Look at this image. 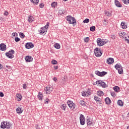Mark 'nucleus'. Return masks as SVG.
Masks as SVG:
<instances>
[{"instance_id":"19","label":"nucleus","mask_w":129,"mask_h":129,"mask_svg":"<svg viewBox=\"0 0 129 129\" xmlns=\"http://www.w3.org/2000/svg\"><path fill=\"white\" fill-rule=\"evenodd\" d=\"M114 4L117 8H121V7H122V5H121L120 3L117 0H114Z\"/></svg>"},{"instance_id":"27","label":"nucleus","mask_w":129,"mask_h":129,"mask_svg":"<svg viewBox=\"0 0 129 129\" xmlns=\"http://www.w3.org/2000/svg\"><path fill=\"white\" fill-rule=\"evenodd\" d=\"M113 89L115 92H119L120 91V88L117 86L114 87Z\"/></svg>"},{"instance_id":"4","label":"nucleus","mask_w":129,"mask_h":129,"mask_svg":"<svg viewBox=\"0 0 129 129\" xmlns=\"http://www.w3.org/2000/svg\"><path fill=\"white\" fill-rule=\"evenodd\" d=\"M105 44H106V42L101 40V38H98L97 39V45L99 47H101V46H103V45H105Z\"/></svg>"},{"instance_id":"3","label":"nucleus","mask_w":129,"mask_h":129,"mask_svg":"<svg viewBox=\"0 0 129 129\" xmlns=\"http://www.w3.org/2000/svg\"><path fill=\"white\" fill-rule=\"evenodd\" d=\"M94 53L96 57H100L102 55L101 49L98 47H96L94 51Z\"/></svg>"},{"instance_id":"21","label":"nucleus","mask_w":129,"mask_h":129,"mask_svg":"<svg viewBox=\"0 0 129 129\" xmlns=\"http://www.w3.org/2000/svg\"><path fill=\"white\" fill-rule=\"evenodd\" d=\"M28 21L29 23H33V22L35 21V18H34V17L32 16H29Z\"/></svg>"},{"instance_id":"6","label":"nucleus","mask_w":129,"mask_h":129,"mask_svg":"<svg viewBox=\"0 0 129 129\" xmlns=\"http://www.w3.org/2000/svg\"><path fill=\"white\" fill-rule=\"evenodd\" d=\"M6 125H12V124L10 122L3 121L1 123V127L3 129L7 128Z\"/></svg>"},{"instance_id":"24","label":"nucleus","mask_w":129,"mask_h":129,"mask_svg":"<svg viewBox=\"0 0 129 129\" xmlns=\"http://www.w3.org/2000/svg\"><path fill=\"white\" fill-rule=\"evenodd\" d=\"M79 103L81 105H82V106H87V105H88V104H87V103L85 102L83 100H81L79 102Z\"/></svg>"},{"instance_id":"33","label":"nucleus","mask_w":129,"mask_h":129,"mask_svg":"<svg viewBox=\"0 0 129 129\" xmlns=\"http://www.w3.org/2000/svg\"><path fill=\"white\" fill-rule=\"evenodd\" d=\"M64 13H65V12L64 11V10H59L58 11V14H59V15H61V16H63V15H64Z\"/></svg>"},{"instance_id":"58","label":"nucleus","mask_w":129,"mask_h":129,"mask_svg":"<svg viewBox=\"0 0 129 129\" xmlns=\"http://www.w3.org/2000/svg\"><path fill=\"white\" fill-rule=\"evenodd\" d=\"M125 41L127 42L128 44H129V39H127L126 37L125 38Z\"/></svg>"},{"instance_id":"8","label":"nucleus","mask_w":129,"mask_h":129,"mask_svg":"<svg viewBox=\"0 0 129 129\" xmlns=\"http://www.w3.org/2000/svg\"><path fill=\"white\" fill-rule=\"evenodd\" d=\"M95 74L98 76H100V77H103V76L107 74V72L104 71L100 72L99 71H96L95 72Z\"/></svg>"},{"instance_id":"42","label":"nucleus","mask_w":129,"mask_h":129,"mask_svg":"<svg viewBox=\"0 0 129 129\" xmlns=\"http://www.w3.org/2000/svg\"><path fill=\"white\" fill-rule=\"evenodd\" d=\"M90 31L91 32H94L95 31V26H93L90 27Z\"/></svg>"},{"instance_id":"60","label":"nucleus","mask_w":129,"mask_h":129,"mask_svg":"<svg viewBox=\"0 0 129 129\" xmlns=\"http://www.w3.org/2000/svg\"><path fill=\"white\" fill-rule=\"evenodd\" d=\"M19 35L17 33V32H15V37H18Z\"/></svg>"},{"instance_id":"63","label":"nucleus","mask_w":129,"mask_h":129,"mask_svg":"<svg viewBox=\"0 0 129 129\" xmlns=\"http://www.w3.org/2000/svg\"><path fill=\"white\" fill-rule=\"evenodd\" d=\"M127 129H129V125L127 127Z\"/></svg>"},{"instance_id":"36","label":"nucleus","mask_w":129,"mask_h":129,"mask_svg":"<svg viewBox=\"0 0 129 129\" xmlns=\"http://www.w3.org/2000/svg\"><path fill=\"white\" fill-rule=\"evenodd\" d=\"M51 6L52 8H55L57 6V2H53L51 3Z\"/></svg>"},{"instance_id":"14","label":"nucleus","mask_w":129,"mask_h":129,"mask_svg":"<svg viewBox=\"0 0 129 129\" xmlns=\"http://www.w3.org/2000/svg\"><path fill=\"white\" fill-rule=\"evenodd\" d=\"M0 50L1 51H6L7 50V45L5 43H2L0 44Z\"/></svg>"},{"instance_id":"15","label":"nucleus","mask_w":129,"mask_h":129,"mask_svg":"<svg viewBox=\"0 0 129 129\" xmlns=\"http://www.w3.org/2000/svg\"><path fill=\"white\" fill-rule=\"evenodd\" d=\"M25 61L26 62H32L33 61V57L30 55H27L25 57Z\"/></svg>"},{"instance_id":"9","label":"nucleus","mask_w":129,"mask_h":129,"mask_svg":"<svg viewBox=\"0 0 129 129\" xmlns=\"http://www.w3.org/2000/svg\"><path fill=\"white\" fill-rule=\"evenodd\" d=\"M67 104H68V106L69 107H70L71 108H72V109H74V108H75V106H76L75 104H74L73 103V101H72V100H69L67 102Z\"/></svg>"},{"instance_id":"26","label":"nucleus","mask_w":129,"mask_h":129,"mask_svg":"<svg viewBox=\"0 0 129 129\" xmlns=\"http://www.w3.org/2000/svg\"><path fill=\"white\" fill-rule=\"evenodd\" d=\"M67 82L66 79L65 78H62L61 81L60 82V85H64Z\"/></svg>"},{"instance_id":"44","label":"nucleus","mask_w":129,"mask_h":129,"mask_svg":"<svg viewBox=\"0 0 129 129\" xmlns=\"http://www.w3.org/2000/svg\"><path fill=\"white\" fill-rule=\"evenodd\" d=\"M15 42H20V41H21V39H20V38L19 37H15Z\"/></svg>"},{"instance_id":"12","label":"nucleus","mask_w":129,"mask_h":129,"mask_svg":"<svg viewBox=\"0 0 129 129\" xmlns=\"http://www.w3.org/2000/svg\"><path fill=\"white\" fill-rule=\"evenodd\" d=\"M94 100H95L96 103L97 104L99 103V104H102V103H103V101H102V100H101V99L99 98L96 96H95L94 97Z\"/></svg>"},{"instance_id":"50","label":"nucleus","mask_w":129,"mask_h":129,"mask_svg":"<svg viewBox=\"0 0 129 129\" xmlns=\"http://www.w3.org/2000/svg\"><path fill=\"white\" fill-rule=\"evenodd\" d=\"M9 52L12 53V55H14L15 54V50L13 49H11Z\"/></svg>"},{"instance_id":"64","label":"nucleus","mask_w":129,"mask_h":129,"mask_svg":"<svg viewBox=\"0 0 129 129\" xmlns=\"http://www.w3.org/2000/svg\"><path fill=\"white\" fill-rule=\"evenodd\" d=\"M2 20V18H0V21H1Z\"/></svg>"},{"instance_id":"7","label":"nucleus","mask_w":129,"mask_h":129,"mask_svg":"<svg viewBox=\"0 0 129 129\" xmlns=\"http://www.w3.org/2000/svg\"><path fill=\"white\" fill-rule=\"evenodd\" d=\"M80 122L81 125L85 124V117L82 114H81L80 115Z\"/></svg>"},{"instance_id":"40","label":"nucleus","mask_w":129,"mask_h":129,"mask_svg":"<svg viewBox=\"0 0 129 129\" xmlns=\"http://www.w3.org/2000/svg\"><path fill=\"white\" fill-rule=\"evenodd\" d=\"M49 25H50V23H49V22H47L46 24L42 28H45V29H47V30H48V28H49Z\"/></svg>"},{"instance_id":"30","label":"nucleus","mask_w":129,"mask_h":129,"mask_svg":"<svg viewBox=\"0 0 129 129\" xmlns=\"http://www.w3.org/2000/svg\"><path fill=\"white\" fill-rule=\"evenodd\" d=\"M97 94L99 96H103V95H104V93H103V92L101 91H97Z\"/></svg>"},{"instance_id":"17","label":"nucleus","mask_w":129,"mask_h":129,"mask_svg":"<svg viewBox=\"0 0 129 129\" xmlns=\"http://www.w3.org/2000/svg\"><path fill=\"white\" fill-rule=\"evenodd\" d=\"M6 56L8 58H10V59H13L14 57V54H12V53L9 51L6 53Z\"/></svg>"},{"instance_id":"16","label":"nucleus","mask_w":129,"mask_h":129,"mask_svg":"<svg viewBox=\"0 0 129 129\" xmlns=\"http://www.w3.org/2000/svg\"><path fill=\"white\" fill-rule=\"evenodd\" d=\"M87 123L88 125H89V126H91V125H93V122L92 121V120H91V119H90V118H87Z\"/></svg>"},{"instance_id":"47","label":"nucleus","mask_w":129,"mask_h":129,"mask_svg":"<svg viewBox=\"0 0 129 129\" xmlns=\"http://www.w3.org/2000/svg\"><path fill=\"white\" fill-rule=\"evenodd\" d=\"M84 41L86 43H88L89 42V37H87L85 39Z\"/></svg>"},{"instance_id":"49","label":"nucleus","mask_w":129,"mask_h":129,"mask_svg":"<svg viewBox=\"0 0 129 129\" xmlns=\"http://www.w3.org/2000/svg\"><path fill=\"white\" fill-rule=\"evenodd\" d=\"M107 24H108V22H107L106 19H104L103 22V25H104V26H106Z\"/></svg>"},{"instance_id":"25","label":"nucleus","mask_w":129,"mask_h":129,"mask_svg":"<svg viewBox=\"0 0 129 129\" xmlns=\"http://www.w3.org/2000/svg\"><path fill=\"white\" fill-rule=\"evenodd\" d=\"M30 2L32 4L37 6V5H39V2H40V0H30Z\"/></svg>"},{"instance_id":"55","label":"nucleus","mask_w":129,"mask_h":129,"mask_svg":"<svg viewBox=\"0 0 129 129\" xmlns=\"http://www.w3.org/2000/svg\"><path fill=\"white\" fill-rule=\"evenodd\" d=\"M52 79H53V81H54L55 82H57V81L58 80L56 77H54Z\"/></svg>"},{"instance_id":"62","label":"nucleus","mask_w":129,"mask_h":129,"mask_svg":"<svg viewBox=\"0 0 129 129\" xmlns=\"http://www.w3.org/2000/svg\"><path fill=\"white\" fill-rule=\"evenodd\" d=\"M63 2H67V1H68V0H63Z\"/></svg>"},{"instance_id":"38","label":"nucleus","mask_w":129,"mask_h":129,"mask_svg":"<svg viewBox=\"0 0 129 129\" xmlns=\"http://www.w3.org/2000/svg\"><path fill=\"white\" fill-rule=\"evenodd\" d=\"M89 95V93L88 92H85L82 93V96H88Z\"/></svg>"},{"instance_id":"23","label":"nucleus","mask_w":129,"mask_h":129,"mask_svg":"<svg viewBox=\"0 0 129 129\" xmlns=\"http://www.w3.org/2000/svg\"><path fill=\"white\" fill-rule=\"evenodd\" d=\"M105 102L106 104L109 105L111 103V100L109 97H107L105 99Z\"/></svg>"},{"instance_id":"54","label":"nucleus","mask_w":129,"mask_h":129,"mask_svg":"<svg viewBox=\"0 0 129 129\" xmlns=\"http://www.w3.org/2000/svg\"><path fill=\"white\" fill-rule=\"evenodd\" d=\"M4 16H8L9 15V12H8L7 11H5L4 13Z\"/></svg>"},{"instance_id":"2","label":"nucleus","mask_w":129,"mask_h":129,"mask_svg":"<svg viewBox=\"0 0 129 129\" xmlns=\"http://www.w3.org/2000/svg\"><path fill=\"white\" fill-rule=\"evenodd\" d=\"M115 68L116 70H118L119 74H123V68H122V66H121V64H120V63H117L115 66Z\"/></svg>"},{"instance_id":"34","label":"nucleus","mask_w":129,"mask_h":129,"mask_svg":"<svg viewBox=\"0 0 129 129\" xmlns=\"http://www.w3.org/2000/svg\"><path fill=\"white\" fill-rule=\"evenodd\" d=\"M105 13L106 14V15L107 16V17H111V12H108V11H105Z\"/></svg>"},{"instance_id":"39","label":"nucleus","mask_w":129,"mask_h":129,"mask_svg":"<svg viewBox=\"0 0 129 129\" xmlns=\"http://www.w3.org/2000/svg\"><path fill=\"white\" fill-rule=\"evenodd\" d=\"M121 1L124 5H128L129 4V0H121Z\"/></svg>"},{"instance_id":"61","label":"nucleus","mask_w":129,"mask_h":129,"mask_svg":"<svg viewBox=\"0 0 129 129\" xmlns=\"http://www.w3.org/2000/svg\"><path fill=\"white\" fill-rule=\"evenodd\" d=\"M112 39H115V37H114V36L112 37Z\"/></svg>"},{"instance_id":"11","label":"nucleus","mask_w":129,"mask_h":129,"mask_svg":"<svg viewBox=\"0 0 129 129\" xmlns=\"http://www.w3.org/2000/svg\"><path fill=\"white\" fill-rule=\"evenodd\" d=\"M45 91H46V94H50L52 91H53V88L50 87H46L44 88Z\"/></svg>"},{"instance_id":"56","label":"nucleus","mask_w":129,"mask_h":129,"mask_svg":"<svg viewBox=\"0 0 129 129\" xmlns=\"http://www.w3.org/2000/svg\"><path fill=\"white\" fill-rule=\"evenodd\" d=\"M4 66L2 65V64L0 63V70H2V69H3Z\"/></svg>"},{"instance_id":"29","label":"nucleus","mask_w":129,"mask_h":129,"mask_svg":"<svg viewBox=\"0 0 129 129\" xmlns=\"http://www.w3.org/2000/svg\"><path fill=\"white\" fill-rule=\"evenodd\" d=\"M16 96L17 98H18V101H21L22 100V95L20 93H17L16 94Z\"/></svg>"},{"instance_id":"35","label":"nucleus","mask_w":129,"mask_h":129,"mask_svg":"<svg viewBox=\"0 0 129 129\" xmlns=\"http://www.w3.org/2000/svg\"><path fill=\"white\" fill-rule=\"evenodd\" d=\"M66 107H67L66 104H63L61 105V109H62V110H66Z\"/></svg>"},{"instance_id":"13","label":"nucleus","mask_w":129,"mask_h":129,"mask_svg":"<svg viewBox=\"0 0 129 129\" xmlns=\"http://www.w3.org/2000/svg\"><path fill=\"white\" fill-rule=\"evenodd\" d=\"M47 31H48V29H47V28H45V27H41L39 30L38 31L39 32V34L40 35H41V34H44L45 32L47 33Z\"/></svg>"},{"instance_id":"28","label":"nucleus","mask_w":129,"mask_h":129,"mask_svg":"<svg viewBox=\"0 0 129 129\" xmlns=\"http://www.w3.org/2000/svg\"><path fill=\"white\" fill-rule=\"evenodd\" d=\"M121 27L122 29H126V28H127V26L125 25V23L124 22H122L121 23Z\"/></svg>"},{"instance_id":"31","label":"nucleus","mask_w":129,"mask_h":129,"mask_svg":"<svg viewBox=\"0 0 129 129\" xmlns=\"http://www.w3.org/2000/svg\"><path fill=\"white\" fill-rule=\"evenodd\" d=\"M117 104L119 106H123V102H122V101L121 100H118L117 101Z\"/></svg>"},{"instance_id":"1","label":"nucleus","mask_w":129,"mask_h":129,"mask_svg":"<svg viewBox=\"0 0 129 129\" xmlns=\"http://www.w3.org/2000/svg\"><path fill=\"white\" fill-rule=\"evenodd\" d=\"M65 19L68 22V24L74 25V26L76 25V19H75V18L71 16V15L66 17Z\"/></svg>"},{"instance_id":"57","label":"nucleus","mask_w":129,"mask_h":129,"mask_svg":"<svg viewBox=\"0 0 129 129\" xmlns=\"http://www.w3.org/2000/svg\"><path fill=\"white\" fill-rule=\"evenodd\" d=\"M12 38H14V37L16 36L15 32H14L12 34Z\"/></svg>"},{"instance_id":"43","label":"nucleus","mask_w":129,"mask_h":129,"mask_svg":"<svg viewBox=\"0 0 129 129\" xmlns=\"http://www.w3.org/2000/svg\"><path fill=\"white\" fill-rule=\"evenodd\" d=\"M83 23L88 24V23H89V19H88V18L85 19L83 21Z\"/></svg>"},{"instance_id":"32","label":"nucleus","mask_w":129,"mask_h":129,"mask_svg":"<svg viewBox=\"0 0 129 129\" xmlns=\"http://www.w3.org/2000/svg\"><path fill=\"white\" fill-rule=\"evenodd\" d=\"M54 47L55 49H60V44L58 43H56L54 44Z\"/></svg>"},{"instance_id":"51","label":"nucleus","mask_w":129,"mask_h":129,"mask_svg":"<svg viewBox=\"0 0 129 129\" xmlns=\"http://www.w3.org/2000/svg\"><path fill=\"white\" fill-rule=\"evenodd\" d=\"M6 128H7V129H12V125H6Z\"/></svg>"},{"instance_id":"18","label":"nucleus","mask_w":129,"mask_h":129,"mask_svg":"<svg viewBox=\"0 0 129 129\" xmlns=\"http://www.w3.org/2000/svg\"><path fill=\"white\" fill-rule=\"evenodd\" d=\"M114 59H113V58L110 57L107 59L106 63L107 64H112L113 63H114Z\"/></svg>"},{"instance_id":"5","label":"nucleus","mask_w":129,"mask_h":129,"mask_svg":"<svg viewBox=\"0 0 129 129\" xmlns=\"http://www.w3.org/2000/svg\"><path fill=\"white\" fill-rule=\"evenodd\" d=\"M96 84H98L99 86H102L103 88H106V87H107V85L101 80L97 81Z\"/></svg>"},{"instance_id":"41","label":"nucleus","mask_w":129,"mask_h":129,"mask_svg":"<svg viewBox=\"0 0 129 129\" xmlns=\"http://www.w3.org/2000/svg\"><path fill=\"white\" fill-rule=\"evenodd\" d=\"M57 63L58 62L57 61V60L55 59H52L51 61V63L53 64L54 65H56V64H57Z\"/></svg>"},{"instance_id":"45","label":"nucleus","mask_w":129,"mask_h":129,"mask_svg":"<svg viewBox=\"0 0 129 129\" xmlns=\"http://www.w3.org/2000/svg\"><path fill=\"white\" fill-rule=\"evenodd\" d=\"M50 102V100L49 99L46 98L45 101L44 102L45 104H48Z\"/></svg>"},{"instance_id":"37","label":"nucleus","mask_w":129,"mask_h":129,"mask_svg":"<svg viewBox=\"0 0 129 129\" xmlns=\"http://www.w3.org/2000/svg\"><path fill=\"white\" fill-rule=\"evenodd\" d=\"M19 36H20V38H21V39H24V38H25V34L24 33H23L22 32H20L19 33Z\"/></svg>"},{"instance_id":"22","label":"nucleus","mask_w":129,"mask_h":129,"mask_svg":"<svg viewBox=\"0 0 129 129\" xmlns=\"http://www.w3.org/2000/svg\"><path fill=\"white\" fill-rule=\"evenodd\" d=\"M23 111H24V110L22 109V108L21 107H19L16 109L17 113H19V114H21V113H22Z\"/></svg>"},{"instance_id":"52","label":"nucleus","mask_w":129,"mask_h":129,"mask_svg":"<svg viewBox=\"0 0 129 129\" xmlns=\"http://www.w3.org/2000/svg\"><path fill=\"white\" fill-rule=\"evenodd\" d=\"M23 89H27V84H24L23 85Z\"/></svg>"},{"instance_id":"53","label":"nucleus","mask_w":129,"mask_h":129,"mask_svg":"<svg viewBox=\"0 0 129 129\" xmlns=\"http://www.w3.org/2000/svg\"><path fill=\"white\" fill-rule=\"evenodd\" d=\"M5 96V94L2 92H0V97H4Z\"/></svg>"},{"instance_id":"20","label":"nucleus","mask_w":129,"mask_h":129,"mask_svg":"<svg viewBox=\"0 0 129 129\" xmlns=\"http://www.w3.org/2000/svg\"><path fill=\"white\" fill-rule=\"evenodd\" d=\"M44 96H43V93L42 92H39L38 95H37V98L39 100H42L43 97Z\"/></svg>"},{"instance_id":"48","label":"nucleus","mask_w":129,"mask_h":129,"mask_svg":"<svg viewBox=\"0 0 129 129\" xmlns=\"http://www.w3.org/2000/svg\"><path fill=\"white\" fill-rule=\"evenodd\" d=\"M111 95L113 97H115V96H116V95H115V93L114 92H111Z\"/></svg>"},{"instance_id":"46","label":"nucleus","mask_w":129,"mask_h":129,"mask_svg":"<svg viewBox=\"0 0 129 129\" xmlns=\"http://www.w3.org/2000/svg\"><path fill=\"white\" fill-rule=\"evenodd\" d=\"M44 6H45V5H44V4H43V3H41L39 5V8H40V9H43V8H44Z\"/></svg>"},{"instance_id":"59","label":"nucleus","mask_w":129,"mask_h":129,"mask_svg":"<svg viewBox=\"0 0 129 129\" xmlns=\"http://www.w3.org/2000/svg\"><path fill=\"white\" fill-rule=\"evenodd\" d=\"M54 70H57V69H58V66L54 67Z\"/></svg>"},{"instance_id":"10","label":"nucleus","mask_w":129,"mask_h":129,"mask_svg":"<svg viewBox=\"0 0 129 129\" xmlns=\"http://www.w3.org/2000/svg\"><path fill=\"white\" fill-rule=\"evenodd\" d=\"M34 44L32 42H27L25 45V47L26 49H32V48H34Z\"/></svg>"}]
</instances>
